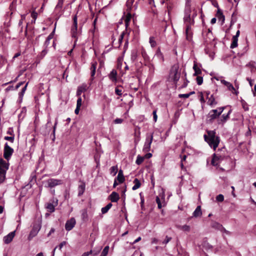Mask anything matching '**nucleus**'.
<instances>
[{
  "label": "nucleus",
  "instance_id": "f257e3e1",
  "mask_svg": "<svg viewBox=\"0 0 256 256\" xmlns=\"http://www.w3.org/2000/svg\"><path fill=\"white\" fill-rule=\"evenodd\" d=\"M204 140L210 146L215 150L220 142V138L218 136H216V131L208 130L207 134H204Z\"/></svg>",
  "mask_w": 256,
  "mask_h": 256
},
{
  "label": "nucleus",
  "instance_id": "f03ea898",
  "mask_svg": "<svg viewBox=\"0 0 256 256\" xmlns=\"http://www.w3.org/2000/svg\"><path fill=\"white\" fill-rule=\"evenodd\" d=\"M180 76V72L179 71V66L176 64H174L170 70L169 74V80L172 81L176 84Z\"/></svg>",
  "mask_w": 256,
  "mask_h": 256
},
{
  "label": "nucleus",
  "instance_id": "7ed1b4c3",
  "mask_svg": "<svg viewBox=\"0 0 256 256\" xmlns=\"http://www.w3.org/2000/svg\"><path fill=\"white\" fill-rule=\"evenodd\" d=\"M153 140V133H148L146 134L145 142L143 147V151L147 152L150 150L151 144Z\"/></svg>",
  "mask_w": 256,
  "mask_h": 256
},
{
  "label": "nucleus",
  "instance_id": "20e7f679",
  "mask_svg": "<svg viewBox=\"0 0 256 256\" xmlns=\"http://www.w3.org/2000/svg\"><path fill=\"white\" fill-rule=\"evenodd\" d=\"M224 109V107H220L216 110H211L208 116L210 120H212L218 118Z\"/></svg>",
  "mask_w": 256,
  "mask_h": 256
},
{
  "label": "nucleus",
  "instance_id": "39448f33",
  "mask_svg": "<svg viewBox=\"0 0 256 256\" xmlns=\"http://www.w3.org/2000/svg\"><path fill=\"white\" fill-rule=\"evenodd\" d=\"M14 152V150L12 148H10L6 142L4 144V157L5 159L8 160L12 155Z\"/></svg>",
  "mask_w": 256,
  "mask_h": 256
},
{
  "label": "nucleus",
  "instance_id": "423d86ee",
  "mask_svg": "<svg viewBox=\"0 0 256 256\" xmlns=\"http://www.w3.org/2000/svg\"><path fill=\"white\" fill-rule=\"evenodd\" d=\"M78 31V23H77V16L75 15L73 18V24L71 28V34L73 38H76L77 36Z\"/></svg>",
  "mask_w": 256,
  "mask_h": 256
},
{
  "label": "nucleus",
  "instance_id": "0eeeda50",
  "mask_svg": "<svg viewBox=\"0 0 256 256\" xmlns=\"http://www.w3.org/2000/svg\"><path fill=\"white\" fill-rule=\"evenodd\" d=\"M47 186L53 188L62 184V180L58 179L50 178L46 181Z\"/></svg>",
  "mask_w": 256,
  "mask_h": 256
},
{
  "label": "nucleus",
  "instance_id": "6e6552de",
  "mask_svg": "<svg viewBox=\"0 0 256 256\" xmlns=\"http://www.w3.org/2000/svg\"><path fill=\"white\" fill-rule=\"evenodd\" d=\"M40 226L39 224L34 225L28 236V240H30L34 237L36 236L40 229Z\"/></svg>",
  "mask_w": 256,
  "mask_h": 256
},
{
  "label": "nucleus",
  "instance_id": "1a4fd4ad",
  "mask_svg": "<svg viewBox=\"0 0 256 256\" xmlns=\"http://www.w3.org/2000/svg\"><path fill=\"white\" fill-rule=\"evenodd\" d=\"M76 223L74 218H72L70 220H68L66 224L65 228L66 230H70L75 226Z\"/></svg>",
  "mask_w": 256,
  "mask_h": 256
},
{
  "label": "nucleus",
  "instance_id": "9d476101",
  "mask_svg": "<svg viewBox=\"0 0 256 256\" xmlns=\"http://www.w3.org/2000/svg\"><path fill=\"white\" fill-rule=\"evenodd\" d=\"M15 236V231H13L9 233L8 235L4 238V242L6 244H10L13 240Z\"/></svg>",
  "mask_w": 256,
  "mask_h": 256
},
{
  "label": "nucleus",
  "instance_id": "9b49d317",
  "mask_svg": "<svg viewBox=\"0 0 256 256\" xmlns=\"http://www.w3.org/2000/svg\"><path fill=\"white\" fill-rule=\"evenodd\" d=\"M8 168V164L2 159H0V172L6 173Z\"/></svg>",
  "mask_w": 256,
  "mask_h": 256
},
{
  "label": "nucleus",
  "instance_id": "f8f14e48",
  "mask_svg": "<svg viewBox=\"0 0 256 256\" xmlns=\"http://www.w3.org/2000/svg\"><path fill=\"white\" fill-rule=\"evenodd\" d=\"M88 89V86L86 84H83L81 86H79L76 92V95L80 96L82 92H84Z\"/></svg>",
  "mask_w": 256,
  "mask_h": 256
},
{
  "label": "nucleus",
  "instance_id": "ddd939ff",
  "mask_svg": "<svg viewBox=\"0 0 256 256\" xmlns=\"http://www.w3.org/2000/svg\"><path fill=\"white\" fill-rule=\"evenodd\" d=\"M221 156L214 154L212 160V164L214 166H218L220 162Z\"/></svg>",
  "mask_w": 256,
  "mask_h": 256
},
{
  "label": "nucleus",
  "instance_id": "4468645a",
  "mask_svg": "<svg viewBox=\"0 0 256 256\" xmlns=\"http://www.w3.org/2000/svg\"><path fill=\"white\" fill-rule=\"evenodd\" d=\"M108 198L111 202H117L120 199L119 194L115 192H112Z\"/></svg>",
  "mask_w": 256,
  "mask_h": 256
},
{
  "label": "nucleus",
  "instance_id": "2eb2a0df",
  "mask_svg": "<svg viewBox=\"0 0 256 256\" xmlns=\"http://www.w3.org/2000/svg\"><path fill=\"white\" fill-rule=\"evenodd\" d=\"M108 78L112 82H117V72L116 70H112L108 74Z\"/></svg>",
  "mask_w": 256,
  "mask_h": 256
},
{
  "label": "nucleus",
  "instance_id": "dca6fc26",
  "mask_svg": "<svg viewBox=\"0 0 256 256\" xmlns=\"http://www.w3.org/2000/svg\"><path fill=\"white\" fill-rule=\"evenodd\" d=\"M115 180H118L120 184L124 182L125 178L123 174V172L122 170H120L118 171V176Z\"/></svg>",
  "mask_w": 256,
  "mask_h": 256
},
{
  "label": "nucleus",
  "instance_id": "f3484780",
  "mask_svg": "<svg viewBox=\"0 0 256 256\" xmlns=\"http://www.w3.org/2000/svg\"><path fill=\"white\" fill-rule=\"evenodd\" d=\"M202 215V212L201 210V206H198L196 207L194 211L192 214L193 216L195 218L200 216Z\"/></svg>",
  "mask_w": 256,
  "mask_h": 256
},
{
  "label": "nucleus",
  "instance_id": "a211bd4d",
  "mask_svg": "<svg viewBox=\"0 0 256 256\" xmlns=\"http://www.w3.org/2000/svg\"><path fill=\"white\" fill-rule=\"evenodd\" d=\"M97 66V62L94 61L91 64L90 70H91V76L93 78V77L96 74V70Z\"/></svg>",
  "mask_w": 256,
  "mask_h": 256
},
{
  "label": "nucleus",
  "instance_id": "6ab92c4d",
  "mask_svg": "<svg viewBox=\"0 0 256 256\" xmlns=\"http://www.w3.org/2000/svg\"><path fill=\"white\" fill-rule=\"evenodd\" d=\"M155 56L159 60L160 62H164V56L159 48L157 50Z\"/></svg>",
  "mask_w": 256,
  "mask_h": 256
},
{
  "label": "nucleus",
  "instance_id": "aec40b11",
  "mask_svg": "<svg viewBox=\"0 0 256 256\" xmlns=\"http://www.w3.org/2000/svg\"><path fill=\"white\" fill-rule=\"evenodd\" d=\"M208 104L210 106L216 105L217 102L215 100V98L212 94L210 95V97H208Z\"/></svg>",
  "mask_w": 256,
  "mask_h": 256
},
{
  "label": "nucleus",
  "instance_id": "412c9836",
  "mask_svg": "<svg viewBox=\"0 0 256 256\" xmlns=\"http://www.w3.org/2000/svg\"><path fill=\"white\" fill-rule=\"evenodd\" d=\"M230 112H231V110H230L228 112V114H223L221 117L220 120H218V123L220 124V123L225 122L229 118V114H230Z\"/></svg>",
  "mask_w": 256,
  "mask_h": 256
},
{
  "label": "nucleus",
  "instance_id": "4be33fe9",
  "mask_svg": "<svg viewBox=\"0 0 256 256\" xmlns=\"http://www.w3.org/2000/svg\"><path fill=\"white\" fill-rule=\"evenodd\" d=\"M221 82L222 84L226 86L230 90H235L234 88L230 82H226V80H222Z\"/></svg>",
  "mask_w": 256,
  "mask_h": 256
},
{
  "label": "nucleus",
  "instance_id": "5701e85b",
  "mask_svg": "<svg viewBox=\"0 0 256 256\" xmlns=\"http://www.w3.org/2000/svg\"><path fill=\"white\" fill-rule=\"evenodd\" d=\"M134 186L132 188V190H134L138 189L141 185L140 181L138 178H135L134 180Z\"/></svg>",
  "mask_w": 256,
  "mask_h": 256
},
{
  "label": "nucleus",
  "instance_id": "b1692460",
  "mask_svg": "<svg viewBox=\"0 0 256 256\" xmlns=\"http://www.w3.org/2000/svg\"><path fill=\"white\" fill-rule=\"evenodd\" d=\"M78 196H80L82 195L85 190V184L84 183L79 185L78 188Z\"/></svg>",
  "mask_w": 256,
  "mask_h": 256
},
{
  "label": "nucleus",
  "instance_id": "393cba45",
  "mask_svg": "<svg viewBox=\"0 0 256 256\" xmlns=\"http://www.w3.org/2000/svg\"><path fill=\"white\" fill-rule=\"evenodd\" d=\"M54 32V31L52 32L50 34L48 35V38H46V39L44 42V45L46 47H47L49 45L50 40L53 38Z\"/></svg>",
  "mask_w": 256,
  "mask_h": 256
},
{
  "label": "nucleus",
  "instance_id": "a878e982",
  "mask_svg": "<svg viewBox=\"0 0 256 256\" xmlns=\"http://www.w3.org/2000/svg\"><path fill=\"white\" fill-rule=\"evenodd\" d=\"M118 168L117 166H112L110 169V174L114 176L118 172Z\"/></svg>",
  "mask_w": 256,
  "mask_h": 256
},
{
  "label": "nucleus",
  "instance_id": "bb28decb",
  "mask_svg": "<svg viewBox=\"0 0 256 256\" xmlns=\"http://www.w3.org/2000/svg\"><path fill=\"white\" fill-rule=\"evenodd\" d=\"M112 206V204L111 203L108 204L106 206L102 208V214H104L106 213L108 210L111 208Z\"/></svg>",
  "mask_w": 256,
  "mask_h": 256
},
{
  "label": "nucleus",
  "instance_id": "cd10ccee",
  "mask_svg": "<svg viewBox=\"0 0 256 256\" xmlns=\"http://www.w3.org/2000/svg\"><path fill=\"white\" fill-rule=\"evenodd\" d=\"M238 38L232 37V42L230 44L231 48H234L238 46Z\"/></svg>",
  "mask_w": 256,
  "mask_h": 256
},
{
  "label": "nucleus",
  "instance_id": "c85d7f7f",
  "mask_svg": "<svg viewBox=\"0 0 256 256\" xmlns=\"http://www.w3.org/2000/svg\"><path fill=\"white\" fill-rule=\"evenodd\" d=\"M46 208L48 212H52L54 211L55 208L54 204L52 203H49L47 204Z\"/></svg>",
  "mask_w": 256,
  "mask_h": 256
},
{
  "label": "nucleus",
  "instance_id": "c756f323",
  "mask_svg": "<svg viewBox=\"0 0 256 256\" xmlns=\"http://www.w3.org/2000/svg\"><path fill=\"white\" fill-rule=\"evenodd\" d=\"M190 28H190V26H189V25L187 26L186 28V38L188 40L190 41L192 40L191 34H190V32H189Z\"/></svg>",
  "mask_w": 256,
  "mask_h": 256
},
{
  "label": "nucleus",
  "instance_id": "7c9ffc66",
  "mask_svg": "<svg viewBox=\"0 0 256 256\" xmlns=\"http://www.w3.org/2000/svg\"><path fill=\"white\" fill-rule=\"evenodd\" d=\"M64 0H58V4L56 6V10H60L63 6Z\"/></svg>",
  "mask_w": 256,
  "mask_h": 256
},
{
  "label": "nucleus",
  "instance_id": "2f4dec72",
  "mask_svg": "<svg viewBox=\"0 0 256 256\" xmlns=\"http://www.w3.org/2000/svg\"><path fill=\"white\" fill-rule=\"evenodd\" d=\"M144 156H142L140 155H138L137 156V158H136V164H137L140 165L141 164H142V162L144 160Z\"/></svg>",
  "mask_w": 256,
  "mask_h": 256
},
{
  "label": "nucleus",
  "instance_id": "473e14b6",
  "mask_svg": "<svg viewBox=\"0 0 256 256\" xmlns=\"http://www.w3.org/2000/svg\"><path fill=\"white\" fill-rule=\"evenodd\" d=\"M216 16L219 19L222 20V21L223 22H224V16L222 12L220 11V9H218V10Z\"/></svg>",
  "mask_w": 256,
  "mask_h": 256
},
{
  "label": "nucleus",
  "instance_id": "72a5a7b5",
  "mask_svg": "<svg viewBox=\"0 0 256 256\" xmlns=\"http://www.w3.org/2000/svg\"><path fill=\"white\" fill-rule=\"evenodd\" d=\"M193 68L194 70V76L198 75V74H201L202 71H201L200 69L197 67V66L196 64H194V66H193Z\"/></svg>",
  "mask_w": 256,
  "mask_h": 256
},
{
  "label": "nucleus",
  "instance_id": "f704fd0d",
  "mask_svg": "<svg viewBox=\"0 0 256 256\" xmlns=\"http://www.w3.org/2000/svg\"><path fill=\"white\" fill-rule=\"evenodd\" d=\"M149 42L152 48H154L156 46V42L154 40V36H150V38Z\"/></svg>",
  "mask_w": 256,
  "mask_h": 256
},
{
  "label": "nucleus",
  "instance_id": "c9c22d12",
  "mask_svg": "<svg viewBox=\"0 0 256 256\" xmlns=\"http://www.w3.org/2000/svg\"><path fill=\"white\" fill-rule=\"evenodd\" d=\"M109 250V246H106L102 251L100 256H106Z\"/></svg>",
  "mask_w": 256,
  "mask_h": 256
},
{
  "label": "nucleus",
  "instance_id": "e433bc0d",
  "mask_svg": "<svg viewBox=\"0 0 256 256\" xmlns=\"http://www.w3.org/2000/svg\"><path fill=\"white\" fill-rule=\"evenodd\" d=\"M28 82H27L26 84L25 85V86L22 88L21 92L19 93V97L20 98H22V96H24V94L26 90V88H27V86H28Z\"/></svg>",
  "mask_w": 256,
  "mask_h": 256
},
{
  "label": "nucleus",
  "instance_id": "4c0bfd02",
  "mask_svg": "<svg viewBox=\"0 0 256 256\" xmlns=\"http://www.w3.org/2000/svg\"><path fill=\"white\" fill-rule=\"evenodd\" d=\"M124 36V32H122L119 37L118 44L117 46H116V48L120 47L121 43L122 42Z\"/></svg>",
  "mask_w": 256,
  "mask_h": 256
},
{
  "label": "nucleus",
  "instance_id": "58836bf2",
  "mask_svg": "<svg viewBox=\"0 0 256 256\" xmlns=\"http://www.w3.org/2000/svg\"><path fill=\"white\" fill-rule=\"evenodd\" d=\"M131 18H132L131 14L128 13V15L126 16V17L125 19V24H126V27H127L128 26L129 22L131 19Z\"/></svg>",
  "mask_w": 256,
  "mask_h": 256
},
{
  "label": "nucleus",
  "instance_id": "ea45409f",
  "mask_svg": "<svg viewBox=\"0 0 256 256\" xmlns=\"http://www.w3.org/2000/svg\"><path fill=\"white\" fill-rule=\"evenodd\" d=\"M6 173L0 172V184L2 183L6 178Z\"/></svg>",
  "mask_w": 256,
  "mask_h": 256
},
{
  "label": "nucleus",
  "instance_id": "a19ab883",
  "mask_svg": "<svg viewBox=\"0 0 256 256\" xmlns=\"http://www.w3.org/2000/svg\"><path fill=\"white\" fill-rule=\"evenodd\" d=\"M216 200L218 202H222L224 200V196L222 194H220L216 197Z\"/></svg>",
  "mask_w": 256,
  "mask_h": 256
},
{
  "label": "nucleus",
  "instance_id": "79ce46f5",
  "mask_svg": "<svg viewBox=\"0 0 256 256\" xmlns=\"http://www.w3.org/2000/svg\"><path fill=\"white\" fill-rule=\"evenodd\" d=\"M196 80L198 85H201L203 82V78L202 76H197Z\"/></svg>",
  "mask_w": 256,
  "mask_h": 256
},
{
  "label": "nucleus",
  "instance_id": "37998d69",
  "mask_svg": "<svg viewBox=\"0 0 256 256\" xmlns=\"http://www.w3.org/2000/svg\"><path fill=\"white\" fill-rule=\"evenodd\" d=\"M115 93L117 95L121 96L122 95V90L121 89H120L117 86L115 88Z\"/></svg>",
  "mask_w": 256,
  "mask_h": 256
},
{
  "label": "nucleus",
  "instance_id": "c03bdc74",
  "mask_svg": "<svg viewBox=\"0 0 256 256\" xmlns=\"http://www.w3.org/2000/svg\"><path fill=\"white\" fill-rule=\"evenodd\" d=\"M156 202L158 204V207L159 209L161 208H162V205L161 204V202H160V198L158 197V196H156Z\"/></svg>",
  "mask_w": 256,
  "mask_h": 256
},
{
  "label": "nucleus",
  "instance_id": "a18cd8bd",
  "mask_svg": "<svg viewBox=\"0 0 256 256\" xmlns=\"http://www.w3.org/2000/svg\"><path fill=\"white\" fill-rule=\"evenodd\" d=\"M4 140H8V141L12 143L14 141V136H6L4 137Z\"/></svg>",
  "mask_w": 256,
  "mask_h": 256
},
{
  "label": "nucleus",
  "instance_id": "49530a36",
  "mask_svg": "<svg viewBox=\"0 0 256 256\" xmlns=\"http://www.w3.org/2000/svg\"><path fill=\"white\" fill-rule=\"evenodd\" d=\"M182 230L184 231L189 232L190 230V226L188 225H184L182 226Z\"/></svg>",
  "mask_w": 256,
  "mask_h": 256
},
{
  "label": "nucleus",
  "instance_id": "de8ad7c7",
  "mask_svg": "<svg viewBox=\"0 0 256 256\" xmlns=\"http://www.w3.org/2000/svg\"><path fill=\"white\" fill-rule=\"evenodd\" d=\"M172 240V238L170 237H168V236H166L165 240L162 242V244H168L170 240Z\"/></svg>",
  "mask_w": 256,
  "mask_h": 256
},
{
  "label": "nucleus",
  "instance_id": "09e8293b",
  "mask_svg": "<svg viewBox=\"0 0 256 256\" xmlns=\"http://www.w3.org/2000/svg\"><path fill=\"white\" fill-rule=\"evenodd\" d=\"M82 98L79 96L77 100V102H76V106L78 107H80L81 106H82Z\"/></svg>",
  "mask_w": 256,
  "mask_h": 256
},
{
  "label": "nucleus",
  "instance_id": "8fccbe9b",
  "mask_svg": "<svg viewBox=\"0 0 256 256\" xmlns=\"http://www.w3.org/2000/svg\"><path fill=\"white\" fill-rule=\"evenodd\" d=\"M123 120L122 118H117L114 120V122L116 124H121L123 122Z\"/></svg>",
  "mask_w": 256,
  "mask_h": 256
},
{
  "label": "nucleus",
  "instance_id": "3c124183",
  "mask_svg": "<svg viewBox=\"0 0 256 256\" xmlns=\"http://www.w3.org/2000/svg\"><path fill=\"white\" fill-rule=\"evenodd\" d=\"M190 96V94H180L179 95V97L180 98H187Z\"/></svg>",
  "mask_w": 256,
  "mask_h": 256
},
{
  "label": "nucleus",
  "instance_id": "603ef678",
  "mask_svg": "<svg viewBox=\"0 0 256 256\" xmlns=\"http://www.w3.org/2000/svg\"><path fill=\"white\" fill-rule=\"evenodd\" d=\"M152 114H153V117H154V122H156L157 120V118H158L156 110L153 111Z\"/></svg>",
  "mask_w": 256,
  "mask_h": 256
},
{
  "label": "nucleus",
  "instance_id": "864d4df0",
  "mask_svg": "<svg viewBox=\"0 0 256 256\" xmlns=\"http://www.w3.org/2000/svg\"><path fill=\"white\" fill-rule=\"evenodd\" d=\"M134 2V0H132L130 2L128 0L126 2V6H128V9H131V6Z\"/></svg>",
  "mask_w": 256,
  "mask_h": 256
},
{
  "label": "nucleus",
  "instance_id": "5fc2aeb1",
  "mask_svg": "<svg viewBox=\"0 0 256 256\" xmlns=\"http://www.w3.org/2000/svg\"><path fill=\"white\" fill-rule=\"evenodd\" d=\"M92 252V251L90 250L89 252H85L82 254L81 256H88L89 255L91 254Z\"/></svg>",
  "mask_w": 256,
  "mask_h": 256
},
{
  "label": "nucleus",
  "instance_id": "6e6d98bb",
  "mask_svg": "<svg viewBox=\"0 0 256 256\" xmlns=\"http://www.w3.org/2000/svg\"><path fill=\"white\" fill-rule=\"evenodd\" d=\"M31 16L35 20L37 16V13L36 12H33L31 14Z\"/></svg>",
  "mask_w": 256,
  "mask_h": 256
},
{
  "label": "nucleus",
  "instance_id": "4d7b16f0",
  "mask_svg": "<svg viewBox=\"0 0 256 256\" xmlns=\"http://www.w3.org/2000/svg\"><path fill=\"white\" fill-rule=\"evenodd\" d=\"M66 244V242H61L60 244V245L58 246L59 249L61 250L62 248L63 247V246H64Z\"/></svg>",
  "mask_w": 256,
  "mask_h": 256
},
{
  "label": "nucleus",
  "instance_id": "13d9d810",
  "mask_svg": "<svg viewBox=\"0 0 256 256\" xmlns=\"http://www.w3.org/2000/svg\"><path fill=\"white\" fill-rule=\"evenodd\" d=\"M54 231H55L54 228H52L51 230H50V232L48 234V236H50L52 233H54Z\"/></svg>",
  "mask_w": 256,
  "mask_h": 256
},
{
  "label": "nucleus",
  "instance_id": "bf43d9fd",
  "mask_svg": "<svg viewBox=\"0 0 256 256\" xmlns=\"http://www.w3.org/2000/svg\"><path fill=\"white\" fill-rule=\"evenodd\" d=\"M24 84V82H20L18 83L16 86V90H18L22 85Z\"/></svg>",
  "mask_w": 256,
  "mask_h": 256
},
{
  "label": "nucleus",
  "instance_id": "052dcab7",
  "mask_svg": "<svg viewBox=\"0 0 256 256\" xmlns=\"http://www.w3.org/2000/svg\"><path fill=\"white\" fill-rule=\"evenodd\" d=\"M246 80L248 82L250 86H252V80L250 78H246Z\"/></svg>",
  "mask_w": 256,
  "mask_h": 256
},
{
  "label": "nucleus",
  "instance_id": "680f3d73",
  "mask_svg": "<svg viewBox=\"0 0 256 256\" xmlns=\"http://www.w3.org/2000/svg\"><path fill=\"white\" fill-rule=\"evenodd\" d=\"M200 101L202 103H204V102H205V100H204V96H203V94L202 93H201V94H200Z\"/></svg>",
  "mask_w": 256,
  "mask_h": 256
},
{
  "label": "nucleus",
  "instance_id": "e2e57ef3",
  "mask_svg": "<svg viewBox=\"0 0 256 256\" xmlns=\"http://www.w3.org/2000/svg\"><path fill=\"white\" fill-rule=\"evenodd\" d=\"M152 156V154L151 153H148L145 155V156L144 157L146 158H151Z\"/></svg>",
  "mask_w": 256,
  "mask_h": 256
},
{
  "label": "nucleus",
  "instance_id": "0e129e2a",
  "mask_svg": "<svg viewBox=\"0 0 256 256\" xmlns=\"http://www.w3.org/2000/svg\"><path fill=\"white\" fill-rule=\"evenodd\" d=\"M221 226L218 222H214L213 225H212V227L214 228H218L219 226Z\"/></svg>",
  "mask_w": 256,
  "mask_h": 256
},
{
  "label": "nucleus",
  "instance_id": "69168bd1",
  "mask_svg": "<svg viewBox=\"0 0 256 256\" xmlns=\"http://www.w3.org/2000/svg\"><path fill=\"white\" fill-rule=\"evenodd\" d=\"M80 108V107H78L76 106V108L74 110V112L76 114H79Z\"/></svg>",
  "mask_w": 256,
  "mask_h": 256
},
{
  "label": "nucleus",
  "instance_id": "338daca9",
  "mask_svg": "<svg viewBox=\"0 0 256 256\" xmlns=\"http://www.w3.org/2000/svg\"><path fill=\"white\" fill-rule=\"evenodd\" d=\"M240 32L239 30H238L236 33V34L233 37L238 38V37L240 36Z\"/></svg>",
  "mask_w": 256,
  "mask_h": 256
},
{
  "label": "nucleus",
  "instance_id": "774afa93",
  "mask_svg": "<svg viewBox=\"0 0 256 256\" xmlns=\"http://www.w3.org/2000/svg\"><path fill=\"white\" fill-rule=\"evenodd\" d=\"M216 18H214L211 20L210 22L212 24H214L216 23Z\"/></svg>",
  "mask_w": 256,
  "mask_h": 256
}]
</instances>
